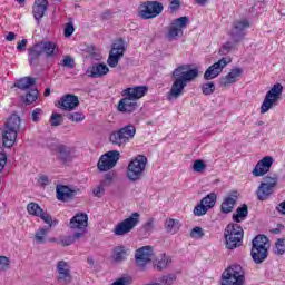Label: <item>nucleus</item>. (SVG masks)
I'll use <instances>...</instances> for the list:
<instances>
[{
    "mask_svg": "<svg viewBox=\"0 0 285 285\" xmlns=\"http://www.w3.org/2000/svg\"><path fill=\"white\" fill-rule=\"evenodd\" d=\"M48 233H50V227H41L36 232L35 239L38 244H43L46 242V237L48 236Z\"/></svg>",
    "mask_w": 285,
    "mask_h": 285,
    "instance_id": "nucleus-39",
    "label": "nucleus"
},
{
    "mask_svg": "<svg viewBox=\"0 0 285 285\" xmlns=\"http://www.w3.org/2000/svg\"><path fill=\"white\" fill-rule=\"evenodd\" d=\"M142 228L145 233H153L155 229V218H150L148 222H146Z\"/></svg>",
    "mask_w": 285,
    "mask_h": 285,
    "instance_id": "nucleus-53",
    "label": "nucleus"
},
{
    "mask_svg": "<svg viewBox=\"0 0 285 285\" xmlns=\"http://www.w3.org/2000/svg\"><path fill=\"white\" fill-rule=\"evenodd\" d=\"M248 217V206L243 205L236 209V214L233 215L234 222L239 224V222H244Z\"/></svg>",
    "mask_w": 285,
    "mask_h": 285,
    "instance_id": "nucleus-34",
    "label": "nucleus"
},
{
    "mask_svg": "<svg viewBox=\"0 0 285 285\" xmlns=\"http://www.w3.org/2000/svg\"><path fill=\"white\" fill-rule=\"evenodd\" d=\"M165 230L166 233H169L170 235H175V233L179 232V222L169 218L165 222Z\"/></svg>",
    "mask_w": 285,
    "mask_h": 285,
    "instance_id": "nucleus-35",
    "label": "nucleus"
},
{
    "mask_svg": "<svg viewBox=\"0 0 285 285\" xmlns=\"http://www.w3.org/2000/svg\"><path fill=\"white\" fill-rule=\"evenodd\" d=\"M126 49H127V46L124 39H119L116 42H114L107 60V63L110 68H117V66L119 65V59L124 57V52H126Z\"/></svg>",
    "mask_w": 285,
    "mask_h": 285,
    "instance_id": "nucleus-15",
    "label": "nucleus"
},
{
    "mask_svg": "<svg viewBox=\"0 0 285 285\" xmlns=\"http://www.w3.org/2000/svg\"><path fill=\"white\" fill-rule=\"evenodd\" d=\"M69 228L76 230V238L83 237L88 228V214H76L69 222Z\"/></svg>",
    "mask_w": 285,
    "mask_h": 285,
    "instance_id": "nucleus-16",
    "label": "nucleus"
},
{
    "mask_svg": "<svg viewBox=\"0 0 285 285\" xmlns=\"http://www.w3.org/2000/svg\"><path fill=\"white\" fill-rule=\"evenodd\" d=\"M146 166H148V158L144 155H137L131 159L127 167V178L129 181H139L142 179L146 173Z\"/></svg>",
    "mask_w": 285,
    "mask_h": 285,
    "instance_id": "nucleus-6",
    "label": "nucleus"
},
{
    "mask_svg": "<svg viewBox=\"0 0 285 285\" xmlns=\"http://www.w3.org/2000/svg\"><path fill=\"white\" fill-rule=\"evenodd\" d=\"M6 39L7 41H14V39H17V35H14V32H9Z\"/></svg>",
    "mask_w": 285,
    "mask_h": 285,
    "instance_id": "nucleus-63",
    "label": "nucleus"
},
{
    "mask_svg": "<svg viewBox=\"0 0 285 285\" xmlns=\"http://www.w3.org/2000/svg\"><path fill=\"white\" fill-rule=\"evenodd\" d=\"M28 55H29L30 66L37 63L39 61V57H41V55H43L41 45L38 42V43L33 45L32 47H30L28 49Z\"/></svg>",
    "mask_w": 285,
    "mask_h": 285,
    "instance_id": "nucleus-28",
    "label": "nucleus"
},
{
    "mask_svg": "<svg viewBox=\"0 0 285 285\" xmlns=\"http://www.w3.org/2000/svg\"><path fill=\"white\" fill-rule=\"evenodd\" d=\"M88 72H90V77L97 78L104 77V75H108V72H110V69H108V66L104 63H96L88 69Z\"/></svg>",
    "mask_w": 285,
    "mask_h": 285,
    "instance_id": "nucleus-30",
    "label": "nucleus"
},
{
    "mask_svg": "<svg viewBox=\"0 0 285 285\" xmlns=\"http://www.w3.org/2000/svg\"><path fill=\"white\" fill-rule=\"evenodd\" d=\"M56 195L59 202H68L75 197V190L68 188L66 185H58L56 187Z\"/></svg>",
    "mask_w": 285,
    "mask_h": 285,
    "instance_id": "nucleus-27",
    "label": "nucleus"
},
{
    "mask_svg": "<svg viewBox=\"0 0 285 285\" xmlns=\"http://www.w3.org/2000/svg\"><path fill=\"white\" fill-rule=\"evenodd\" d=\"M63 124V116L61 114L51 115V126H61Z\"/></svg>",
    "mask_w": 285,
    "mask_h": 285,
    "instance_id": "nucleus-50",
    "label": "nucleus"
},
{
    "mask_svg": "<svg viewBox=\"0 0 285 285\" xmlns=\"http://www.w3.org/2000/svg\"><path fill=\"white\" fill-rule=\"evenodd\" d=\"M203 95H213L215 92V82H206L202 86Z\"/></svg>",
    "mask_w": 285,
    "mask_h": 285,
    "instance_id": "nucleus-47",
    "label": "nucleus"
},
{
    "mask_svg": "<svg viewBox=\"0 0 285 285\" xmlns=\"http://www.w3.org/2000/svg\"><path fill=\"white\" fill-rule=\"evenodd\" d=\"M137 129L132 125H127L117 131H114L109 136V141L112 146H119V148L126 146L130 139L135 137Z\"/></svg>",
    "mask_w": 285,
    "mask_h": 285,
    "instance_id": "nucleus-10",
    "label": "nucleus"
},
{
    "mask_svg": "<svg viewBox=\"0 0 285 285\" xmlns=\"http://www.w3.org/2000/svg\"><path fill=\"white\" fill-rule=\"evenodd\" d=\"M282 92H284V87L282 83H275L269 91L266 92L264 101L261 106V115H266L268 110L277 106L279 99H282Z\"/></svg>",
    "mask_w": 285,
    "mask_h": 285,
    "instance_id": "nucleus-9",
    "label": "nucleus"
},
{
    "mask_svg": "<svg viewBox=\"0 0 285 285\" xmlns=\"http://www.w3.org/2000/svg\"><path fill=\"white\" fill-rule=\"evenodd\" d=\"M66 117L69 119V121H75L76 124H79L86 119V116L82 112L67 114Z\"/></svg>",
    "mask_w": 285,
    "mask_h": 285,
    "instance_id": "nucleus-42",
    "label": "nucleus"
},
{
    "mask_svg": "<svg viewBox=\"0 0 285 285\" xmlns=\"http://www.w3.org/2000/svg\"><path fill=\"white\" fill-rule=\"evenodd\" d=\"M246 271L239 264L229 265L222 274L220 285H245Z\"/></svg>",
    "mask_w": 285,
    "mask_h": 285,
    "instance_id": "nucleus-5",
    "label": "nucleus"
},
{
    "mask_svg": "<svg viewBox=\"0 0 285 285\" xmlns=\"http://www.w3.org/2000/svg\"><path fill=\"white\" fill-rule=\"evenodd\" d=\"M244 75V70L239 67H236L232 69L228 75L225 77L220 78V86H224L225 88L227 86H230L233 83H237V79Z\"/></svg>",
    "mask_w": 285,
    "mask_h": 285,
    "instance_id": "nucleus-24",
    "label": "nucleus"
},
{
    "mask_svg": "<svg viewBox=\"0 0 285 285\" xmlns=\"http://www.w3.org/2000/svg\"><path fill=\"white\" fill-rule=\"evenodd\" d=\"M179 8H181V2L179 0H173L169 4V9L171 12L179 10Z\"/></svg>",
    "mask_w": 285,
    "mask_h": 285,
    "instance_id": "nucleus-59",
    "label": "nucleus"
},
{
    "mask_svg": "<svg viewBox=\"0 0 285 285\" xmlns=\"http://www.w3.org/2000/svg\"><path fill=\"white\" fill-rule=\"evenodd\" d=\"M189 21L190 19L186 16L173 20L168 27L167 39H169V41H175L180 37H184V28L188 26Z\"/></svg>",
    "mask_w": 285,
    "mask_h": 285,
    "instance_id": "nucleus-12",
    "label": "nucleus"
},
{
    "mask_svg": "<svg viewBox=\"0 0 285 285\" xmlns=\"http://www.w3.org/2000/svg\"><path fill=\"white\" fill-rule=\"evenodd\" d=\"M230 58H222L205 71L204 79L206 81H210V79H216V77H219L222 75L223 70L227 66V63H230Z\"/></svg>",
    "mask_w": 285,
    "mask_h": 285,
    "instance_id": "nucleus-19",
    "label": "nucleus"
},
{
    "mask_svg": "<svg viewBox=\"0 0 285 285\" xmlns=\"http://www.w3.org/2000/svg\"><path fill=\"white\" fill-rule=\"evenodd\" d=\"M268 248H271V240L264 235H257L252 240L250 255L255 264H264L268 259Z\"/></svg>",
    "mask_w": 285,
    "mask_h": 285,
    "instance_id": "nucleus-4",
    "label": "nucleus"
},
{
    "mask_svg": "<svg viewBox=\"0 0 285 285\" xmlns=\"http://www.w3.org/2000/svg\"><path fill=\"white\" fill-rule=\"evenodd\" d=\"M116 174L114 171H109L105 174L104 179L100 181V185L104 188H108L112 186V183L115 181Z\"/></svg>",
    "mask_w": 285,
    "mask_h": 285,
    "instance_id": "nucleus-40",
    "label": "nucleus"
},
{
    "mask_svg": "<svg viewBox=\"0 0 285 285\" xmlns=\"http://www.w3.org/2000/svg\"><path fill=\"white\" fill-rule=\"evenodd\" d=\"M6 164H8V157L3 153V148L0 147V171L6 168Z\"/></svg>",
    "mask_w": 285,
    "mask_h": 285,
    "instance_id": "nucleus-55",
    "label": "nucleus"
},
{
    "mask_svg": "<svg viewBox=\"0 0 285 285\" xmlns=\"http://www.w3.org/2000/svg\"><path fill=\"white\" fill-rule=\"evenodd\" d=\"M27 212L29 215H33V217H39L43 213V209L37 203H29L27 205Z\"/></svg>",
    "mask_w": 285,
    "mask_h": 285,
    "instance_id": "nucleus-38",
    "label": "nucleus"
},
{
    "mask_svg": "<svg viewBox=\"0 0 285 285\" xmlns=\"http://www.w3.org/2000/svg\"><path fill=\"white\" fill-rule=\"evenodd\" d=\"M237 199H239V193L237 190L232 191L227 197H225L220 205L222 213H233L235 204H237Z\"/></svg>",
    "mask_w": 285,
    "mask_h": 285,
    "instance_id": "nucleus-23",
    "label": "nucleus"
},
{
    "mask_svg": "<svg viewBox=\"0 0 285 285\" xmlns=\"http://www.w3.org/2000/svg\"><path fill=\"white\" fill-rule=\"evenodd\" d=\"M171 77L174 81L169 92L167 94L168 101H175V99H179V97L184 95L186 86L199 77V69H190V65H183L173 71Z\"/></svg>",
    "mask_w": 285,
    "mask_h": 285,
    "instance_id": "nucleus-1",
    "label": "nucleus"
},
{
    "mask_svg": "<svg viewBox=\"0 0 285 285\" xmlns=\"http://www.w3.org/2000/svg\"><path fill=\"white\" fill-rule=\"evenodd\" d=\"M41 112L42 110L40 108H36L32 112H31V119L35 124H38L39 121V117H41Z\"/></svg>",
    "mask_w": 285,
    "mask_h": 285,
    "instance_id": "nucleus-57",
    "label": "nucleus"
},
{
    "mask_svg": "<svg viewBox=\"0 0 285 285\" xmlns=\"http://www.w3.org/2000/svg\"><path fill=\"white\" fill-rule=\"evenodd\" d=\"M204 229L199 226H196L191 229L190 232V237L193 239H202V237H204Z\"/></svg>",
    "mask_w": 285,
    "mask_h": 285,
    "instance_id": "nucleus-48",
    "label": "nucleus"
},
{
    "mask_svg": "<svg viewBox=\"0 0 285 285\" xmlns=\"http://www.w3.org/2000/svg\"><path fill=\"white\" fill-rule=\"evenodd\" d=\"M200 203L208 210H210V208H215V204H217V194L210 193L206 195L204 198H202Z\"/></svg>",
    "mask_w": 285,
    "mask_h": 285,
    "instance_id": "nucleus-33",
    "label": "nucleus"
},
{
    "mask_svg": "<svg viewBox=\"0 0 285 285\" xmlns=\"http://www.w3.org/2000/svg\"><path fill=\"white\" fill-rule=\"evenodd\" d=\"M75 32V26L72 22H69L65 27V37H72V33Z\"/></svg>",
    "mask_w": 285,
    "mask_h": 285,
    "instance_id": "nucleus-56",
    "label": "nucleus"
},
{
    "mask_svg": "<svg viewBox=\"0 0 285 285\" xmlns=\"http://www.w3.org/2000/svg\"><path fill=\"white\" fill-rule=\"evenodd\" d=\"M77 237V233H75L72 236H66L63 238L60 239V244L62 246H70L72 244H75L77 240L81 239V237Z\"/></svg>",
    "mask_w": 285,
    "mask_h": 285,
    "instance_id": "nucleus-43",
    "label": "nucleus"
},
{
    "mask_svg": "<svg viewBox=\"0 0 285 285\" xmlns=\"http://www.w3.org/2000/svg\"><path fill=\"white\" fill-rule=\"evenodd\" d=\"M275 159H273L272 156H265L263 157L253 169L252 174L254 177H264L267 173L271 171V168L273 167V163Z\"/></svg>",
    "mask_w": 285,
    "mask_h": 285,
    "instance_id": "nucleus-20",
    "label": "nucleus"
},
{
    "mask_svg": "<svg viewBox=\"0 0 285 285\" xmlns=\"http://www.w3.org/2000/svg\"><path fill=\"white\" fill-rule=\"evenodd\" d=\"M139 213H132L128 218L116 225L114 234L118 237L128 235L139 224Z\"/></svg>",
    "mask_w": 285,
    "mask_h": 285,
    "instance_id": "nucleus-14",
    "label": "nucleus"
},
{
    "mask_svg": "<svg viewBox=\"0 0 285 285\" xmlns=\"http://www.w3.org/2000/svg\"><path fill=\"white\" fill-rule=\"evenodd\" d=\"M194 173H204L206 170V163L202 159H196L193 164Z\"/></svg>",
    "mask_w": 285,
    "mask_h": 285,
    "instance_id": "nucleus-46",
    "label": "nucleus"
},
{
    "mask_svg": "<svg viewBox=\"0 0 285 285\" xmlns=\"http://www.w3.org/2000/svg\"><path fill=\"white\" fill-rule=\"evenodd\" d=\"M128 257V252H126V247L118 246L114 248V259L115 262H124Z\"/></svg>",
    "mask_w": 285,
    "mask_h": 285,
    "instance_id": "nucleus-36",
    "label": "nucleus"
},
{
    "mask_svg": "<svg viewBox=\"0 0 285 285\" xmlns=\"http://www.w3.org/2000/svg\"><path fill=\"white\" fill-rule=\"evenodd\" d=\"M62 66H65V68H75V59L70 56H65Z\"/></svg>",
    "mask_w": 285,
    "mask_h": 285,
    "instance_id": "nucleus-54",
    "label": "nucleus"
},
{
    "mask_svg": "<svg viewBox=\"0 0 285 285\" xmlns=\"http://www.w3.org/2000/svg\"><path fill=\"white\" fill-rule=\"evenodd\" d=\"M136 263L140 268H145L146 264H149L150 259L153 258V247L144 246L136 250L135 254Z\"/></svg>",
    "mask_w": 285,
    "mask_h": 285,
    "instance_id": "nucleus-22",
    "label": "nucleus"
},
{
    "mask_svg": "<svg viewBox=\"0 0 285 285\" xmlns=\"http://www.w3.org/2000/svg\"><path fill=\"white\" fill-rule=\"evenodd\" d=\"M56 271L58 273L57 281L61 285H68L72 282V267H70V263L66 261H59L56 265Z\"/></svg>",
    "mask_w": 285,
    "mask_h": 285,
    "instance_id": "nucleus-17",
    "label": "nucleus"
},
{
    "mask_svg": "<svg viewBox=\"0 0 285 285\" xmlns=\"http://www.w3.org/2000/svg\"><path fill=\"white\" fill-rule=\"evenodd\" d=\"M247 28H250V22H248V20L234 21L233 28L229 33L234 43H239L240 41H244V37H246L244 30H247Z\"/></svg>",
    "mask_w": 285,
    "mask_h": 285,
    "instance_id": "nucleus-18",
    "label": "nucleus"
},
{
    "mask_svg": "<svg viewBox=\"0 0 285 285\" xmlns=\"http://www.w3.org/2000/svg\"><path fill=\"white\" fill-rule=\"evenodd\" d=\"M10 268V258L0 256V271H8Z\"/></svg>",
    "mask_w": 285,
    "mask_h": 285,
    "instance_id": "nucleus-51",
    "label": "nucleus"
},
{
    "mask_svg": "<svg viewBox=\"0 0 285 285\" xmlns=\"http://www.w3.org/2000/svg\"><path fill=\"white\" fill-rule=\"evenodd\" d=\"M20 130L21 117L17 114H12L4 124V129L2 131V144L6 148H12V146H14V141H17V136Z\"/></svg>",
    "mask_w": 285,
    "mask_h": 285,
    "instance_id": "nucleus-3",
    "label": "nucleus"
},
{
    "mask_svg": "<svg viewBox=\"0 0 285 285\" xmlns=\"http://www.w3.org/2000/svg\"><path fill=\"white\" fill-rule=\"evenodd\" d=\"M48 10V0H36L32 7V13L36 21L39 23L41 19H43V14H46Z\"/></svg>",
    "mask_w": 285,
    "mask_h": 285,
    "instance_id": "nucleus-26",
    "label": "nucleus"
},
{
    "mask_svg": "<svg viewBox=\"0 0 285 285\" xmlns=\"http://www.w3.org/2000/svg\"><path fill=\"white\" fill-rule=\"evenodd\" d=\"M146 95H148V88L146 86H134L124 89V98L118 102L119 112H135L139 108L137 100L146 97Z\"/></svg>",
    "mask_w": 285,
    "mask_h": 285,
    "instance_id": "nucleus-2",
    "label": "nucleus"
},
{
    "mask_svg": "<svg viewBox=\"0 0 285 285\" xmlns=\"http://www.w3.org/2000/svg\"><path fill=\"white\" fill-rule=\"evenodd\" d=\"M35 83H37V79L32 77H23L13 83V88H19V90H30Z\"/></svg>",
    "mask_w": 285,
    "mask_h": 285,
    "instance_id": "nucleus-29",
    "label": "nucleus"
},
{
    "mask_svg": "<svg viewBox=\"0 0 285 285\" xmlns=\"http://www.w3.org/2000/svg\"><path fill=\"white\" fill-rule=\"evenodd\" d=\"M206 213H208V208L205 205H203L202 203L196 205L194 208L195 217H204V215H206Z\"/></svg>",
    "mask_w": 285,
    "mask_h": 285,
    "instance_id": "nucleus-45",
    "label": "nucleus"
},
{
    "mask_svg": "<svg viewBox=\"0 0 285 285\" xmlns=\"http://www.w3.org/2000/svg\"><path fill=\"white\" fill-rule=\"evenodd\" d=\"M276 210L279 215H285V200L276 206Z\"/></svg>",
    "mask_w": 285,
    "mask_h": 285,
    "instance_id": "nucleus-62",
    "label": "nucleus"
},
{
    "mask_svg": "<svg viewBox=\"0 0 285 285\" xmlns=\"http://www.w3.org/2000/svg\"><path fill=\"white\" fill-rule=\"evenodd\" d=\"M37 99H39V90L37 89H30L24 96H21L24 106H31Z\"/></svg>",
    "mask_w": 285,
    "mask_h": 285,
    "instance_id": "nucleus-32",
    "label": "nucleus"
},
{
    "mask_svg": "<svg viewBox=\"0 0 285 285\" xmlns=\"http://www.w3.org/2000/svg\"><path fill=\"white\" fill-rule=\"evenodd\" d=\"M274 253L276 255H284V253H285V238H278L276 240Z\"/></svg>",
    "mask_w": 285,
    "mask_h": 285,
    "instance_id": "nucleus-41",
    "label": "nucleus"
},
{
    "mask_svg": "<svg viewBox=\"0 0 285 285\" xmlns=\"http://www.w3.org/2000/svg\"><path fill=\"white\" fill-rule=\"evenodd\" d=\"M106 187L101 186H97L96 188H94L92 193L95 195V197H101V195H104V193H106Z\"/></svg>",
    "mask_w": 285,
    "mask_h": 285,
    "instance_id": "nucleus-58",
    "label": "nucleus"
},
{
    "mask_svg": "<svg viewBox=\"0 0 285 285\" xmlns=\"http://www.w3.org/2000/svg\"><path fill=\"white\" fill-rule=\"evenodd\" d=\"M38 217H40V219H42V222H45V224H48L49 228H52V216H50V214H48V212H45L42 209V213H40V215Z\"/></svg>",
    "mask_w": 285,
    "mask_h": 285,
    "instance_id": "nucleus-49",
    "label": "nucleus"
},
{
    "mask_svg": "<svg viewBox=\"0 0 285 285\" xmlns=\"http://www.w3.org/2000/svg\"><path fill=\"white\" fill-rule=\"evenodd\" d=\"M161 12H164V4H161V2L147 1L140 6L138 17H140V19H155V17H159Z\"/></svg>",
    "mask_w": 285,
    "mask_h": 285,
    "instance_id": "nucleus-11",
    "label": "nucleus"
},
{
    "mask_svg": "<svg viewBox=\"0 0 285 285\" xmlns=\"http://www.w3.org/2000/svg\"><path fill=\"white\" fill-rule=\"evenodd\" d=\"M177 281V275L175 274H168V275H164L159 282L163 284V285H173L175 284V282Z\"/></svg>",
    "mask_w": 285,
    "mask_h": 285,
    "instance_id": "nucleus-44",
    "label": "nucleus"
},
{
    "mask_svg": "<svg viewBox=\"0 0 285 285\" xmlns=\"http://www.w3.org/2000/svg\"><path fill=\"white\" fill-rule=\"evenodd\" d=\"M120 154L118 150H111L104 154L97 164L98 170L100 173H108V170H112L115 166H117V161H119Z\"/></svg>",
    "mask_w": 285,
    "mask_h": 285,
    "instance_id": "nucleus-13",
    "label": "nucleus"
},
{
    "mask_svg": "<svg viewBox=\"0 0 285 285\" xmlns=\"http://www.w3.org/2000/svg\"><path fill=\"white\" fill-rule=\"evenodd\" d=\"M58 106L61 108V110H67L70 112L76 108H79V97L72 94H67L60 98Z\"/></svg>",
    "mask_w": 285,
    "mask_h": 285,
    "instance_id": "nucleus-21",
    "label": "nucleus"
},
{
    "mask_svg": "<svg viewBox=\"0 0 285 285\" xmlns=\"http://www.w3.org/2000/svg\"><path fill=\"white\" fill-rule=\"evenodd\" d=\"M87 263L90 265V266H95V259L92 257H88L87 258Z\"/></svg>",
    "mask_w": 285,
    "mask_h": 285,
    "instance_id": "nucleus-64",
    "label": "nucleus"
},
{
    "mask_svg": "<svg viewBox=\"0 0 285 285\" xmlns=\"http://www.w3.org/2000/svg\"><path fill=\"white\" fill-rule=\"evenodd\" d=\"M234 48H235V43L228 41L222 46L220 55H228V52H230V50H233Z\"/></svg>",
    "mask_w": 285,
    "mask_h": 285,
    "instance_id": "nucleus-52",
    "label": "nucleus"
},
{
    "mask_svg": "<svg viewBox=\"0 0 285 285\" xmlns=\"http://www.w3.org/2000/svg\"><path fill=\"white\" fill-rule=\"evenodd\" d=\"M171 263L173 259L170 258V256L164 255L163 257H160V259H158L155 267L157 268V271H166V268H168V266H170Z\"/></svg>",
    "mask_w": 285,
    "mask_h": 285,
    "instance_id": "nucleus-37",
    "label": "nucleus"
},
{
    "mask_svg": "<svg viewBox=\"0 0 285 285\" xmlns=\"http://www.w3.org/2000/svg\"><path fill=\"white\" fill-rule=\"evenodd\" d=\"M38 184H40V186H49L50 178L46 175H41L38 179Z\"/></svg>",
    "mask_w": 285,
    "mask_h": 285,
    "instance_id": "nucleus-60",
    "label": "nucleus"
},
{
    "mask_svg": "<svg viewBox=\"0 0 285 285\" xmlns=\"http://www.w3.org/2000/svg\"><path fill=\"white\" fill-rule=\"evenodd\" d=\"M39 43L42 52H45L47 57H57V55H59V48H57L55 42L46 41Z\"/></svg>",
    "mask_w": 285,
    "mask_h": 285,
    "instance_id": "nucleus-31",
    "label": "nucleus"
},
{
    "mask_svg": "<svg viewBox=\"0 0 285 285\" xmlns=\"http://www.w3.org/2000/svg\"><path fill=\"white\" fill-rule=\"evenodd\" d=\"M244 239V229L239 224H229L225 229L226 248L235 250L242 246Z\"/></svg>",
    "mask_w": 285,
    "mask_h": 285,
    "instance_id": "nucleus-7",
    "label": "nucleus"
},
{
    "mask_svg": "<svg viewBox=\"0 0 285 285\" xmlns=\"http://www.w3.org/2000/svg\"><path fill=\"white\" fill-rule=\"evenodd\" d=\"M26 46H28V39H22L19 41L17 45L18 52H23V50H26Z\"/></svg>",
    "mask_w": 285,
    "mask_h": 285,
    "instance_id": "nucleus-61",
    "label": "nucleus"
},
{
    "mask_svg": "<svg viewBox=\"0 0 285 285\" xmlns=\"http://www.w3.org/2000/svg\"><path fill=\"white\" fill-rule=\"evenodd\" d=\"M56 157L61 164H68L72 161V149L66 145H59L55 149Z\"/></svg>",
    "mask_w": 285,
    "mask_h": 285,
    "instance_id": "nucleus-25",
    "label": "nucleus"
},
{
    "mask_svg": "<svg viewBox=\"0 0 285 285\" xmlns=\"http://www.w3.org/2000/svg\"><path fill=\"white\" fill-rule=\"evenodd\" d=\"M278 181L279 178L276 174H274L273 176H265L256 190L257 199L259 202H266V199H269L271 195L275 193V188H277Z\"/></svg>",
    "mask_w": 285,
    "mask_h": 285,
    "instance_id": "nucleus-8",
    "label": "nucleus"
}]
</instances>
